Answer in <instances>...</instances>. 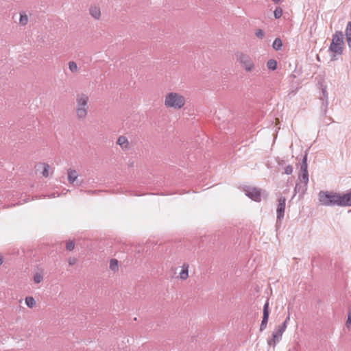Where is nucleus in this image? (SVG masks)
<instances>
[{
  "label": "nucleus",
  "mask_w": 351,
  "mask_h": 351,
  "mask_svg": "<svg viewBox=\"0 0 351 351\" xmlns=\"http://www.w3.org/2000/svg\"><path fill=\"white\" fill-rule=\"evenodd\" d=\"M189 265L187 263H184L182 266V270L179 274V276L182 280H186L189 277Z\"/></svg>",
  "instance_id": "16"
},
{
  "label": "nucleus",
  "mask_w": 351,
  "mask_h": 351,
  "mask_svg": "<svg viewBox=\"0 0 351 351\" xmlns=\"http://www.w3.org/2000/svg\"><path fill=\"white\" fill-rule=\"evenodd\" d=\"M68 263L69 265H73L77 263V259L74 257H71L68 259Z\"/></svg>",
  "instance_id": "35"
},
{
  "label": "nucleus",
  "mask_w": 351,
  "mask_h": 351,
  "mask_svg": "<svg viewBox=\"0 0 351 351\" xmlns=\"http://www.w3.org/2000/svg\"><path fill=\"white\" fill-rule=\"evenodd\" d=\"M286 204V198L280 197L278 199V204L276 209L277 213V223H280L281 219L284 217L285 210Z\"/></svg>",
  "instance_id": "9"
},
{
  "label": "nucleus",
  "mask_w": 351,
  "mask_h": 351,
  "mask_svg": "<svg viewBox=\"0 0 351 351\" xmlns=\"http://www.w3.org/2000/svg\"><path fill=\"white\" fill-rule=\"evenodd\" d=\"M322 97L320 98V99L322 100V108H324V114H326L327 112V108H328V93H327L326 86H323L322 88Z\"/></svg>",
  "instance_id": "13"
},
{
  "label": "nucleus",
  "mask_w": 351,
  "mask_h": 351,
  "mask_svg": "<svg viewBox=\"0 0 351 351\" xmlns=\"http://www.w3.org/2000/svg\"><path fill=\"white\" fill-rule=\"evenodd\" d=\"M319 201L322 206H339V193L321 191L318 194Z\"/></svg>",
  "instance_id": "1"
},
{
  "label": "nucleus",
  "mask_w": 351,
  "mask_h": 351,
  "mask_svg": "<svg viewBox=\"0 0 351 351\" xmlns=\"http://www.w3.org/2000/svg\"><path fill=\"white\" fill-rule=\"evenodd\" d=\"M117 143L120 145L123 149H127L128 148L129 142L128 138L124 136H120L117 139Z\"/></svg>",
  "instance_id": "15"
},
{
  "label": "nucleus",
  "mask_w": 351,
  "mask_h": 351,
  "mask_svg": "<svg viewBox=\"0 0 351 351\" xmlns=\"http://www.w3.org/2000/svg\"><path fill=\"white\" fill-rule=\"evenodd\" d=\"M289 319H290V317H289V315H288L287 317L284 321V322L280 326L282 327L283 329L286 330L287 326V323L289 321Z\"/></svg>",
  "instance_id": "34"
},
{
  "label": "nucleus",
  "mask_w": 351,
  "mask_h": 351,
  "mask_svg": "<svg viewBox=\"0 0 351 351\" xmlns=\"http://www.w3.org/2000/svg\"><path fill=\"white\" fill-rule=\"evenodd\" d=\"M269 315V299L267 300L263 306V316L260 326V331L264 330L267 325Z\"/></svg>",
  "instance_id": "10"
},
{
  "label": "nucleus",
  "mask_w": 351,
  "mask_h": 351,
  "mask_svg": "<svg viewBox=\"0 0 351 351\" xmlns=\"http://www.w3.org/2000/svg\"><path fill=\"white\" fill-rule=\"evenodd\" d=\"M25 304L29 308H33L36 305V301L34 298L32 296H27L25 299Z\"/></svg>",
  "instance_id": "21"
},
{
  "label": "nucleus",
  "mask_w": 351,
  "mask_h": 351,
  "mask_svg": "<svg viewBox=\"0 0 351 351\" xmlns=\"http://www.w3.org/2000/svg\"><path fill=\"white\" fill-rule=\"evenodd\" d=\"M243 191L247 197L251 199L259 202L261 201V189L250 186L243 187Z\"/></svg>",
  "instance_id": "6"
},
{
  "label": "nucleus",
  "mask_w": 351,
  "mask_h": 351,
  "mask_svg": "<svg viewBox=\"0 0 351 351\" xmlns=\"http://www.w3.org/2000/svg\"><path fill=\"white\" fill-rule=\"evenodd\" d=\"M307 185L302 182H297L294 189L295 193L303 195L307 190Z\"/></svg>",
  "instance_id": "14"
},
{
  "label": "nucleus",
  "mask_w": 351,
  "mask_h": 351,
  "mask_svg": "<svg viewBox=\"0 0 351 351\" xmlns=\"http://www.w3.org/2000/svg\"><path fill=\"white\" fill-rule=\"evenodd\" d=\"M282 14V10L281 8L280 7H277L274 12V17L275 19H280L281 17Z\"/></svg>",
  "instance_id": "23"
},
{
  "label": "nucleus",
  "mask_w": 351,
  "mask_h": 351,
  "mask_svg": "<svg viewBox=\"0 0 351 351\" xmlns=\"http://www.w3.org/2000/svg\"><path fill=\"white\" fill-rule=\"evenodd\" d=\"M74 247H75V243L73 241H69L66 243V248L67 250L71 251L74 249Z\"/></svg>",
  "instance_id": "29"
},
{
  "label": "nucleus",
  "mask_w": 351,
  "mask_h": 351,
  "mask_svg": "<svg viewBox=\"0 0 351 351\" xmlns=\"http://www.w3.org/2000/svg\"><path fill=\"white\" fill-rule=\"evenodd\" d=\"M90 14L95 19H99L101 16L100 9L96 6L91 7L89 10Z\"/></svg>",
  "instance_id": "18"
},
{
  "label": "nucleus",
  "mask_w": 351,
  "mask_h": 351,
  "mask_svg": "<svg viewBox=\"0 0 351 351\" xmlns=\"http://www.w3.org/2000/svg\"><path fill=\"white\" fill-rule=\"evenodd\" d=\"M28 21V18L26 14H21L19 22L21 25H26Z\"/></svg>",
  "instance_id": "27"
},
{
  "label": "nucleus",
  "mask_w": 351,
  "mask_h": 351,
  "mask_svg": "<svg viewBox=\"0 0 351 351\" xmlns=\"http://www.w3.org/2000/svg\"><path fill=\"white\" fill-rule=\"evenodd\" d=\"M272 47L275 50H280L282 47V42L281 39L279 38H276L273 42Z\"/></svg>",
  "instance_id": "20"
},
{
  "label": "nucleus",
  "mask_w": 351,
  "mask_h": 351,
  "mask_svg": "<svg viewBox=\"0 0 351 351\" xmlns=\"http://www.w3.org/2000/svg\"><path fill=\"white\" fill-rule=\"evenodd\" d=\"M3 263V260L2 258H0V265Z\"/></svg>",
  "instance_id": "41"
},
{
  "label": "nucleus",
  "mask_w": 351,
  "mask_h": 351,
  "mask_svg": "<svg viewBox=\"0 0 351 351\" xmlns=\"http://www.w3.org/2000/svg\"><path fill=\"white\" fill-rule=\"evenodd\" d=\"M48 197L49 198H53V197H56V195H55V193H51V194L49 195Z\"/></svg>",
  "instance_id": "39"
},
{
  "label": "nucleus",
  "mask_w": 351,
  "mask_h": 351,
  "mask_svg": "<svg viewBox=\"0 0 351 351\" xmlns=\"http://www.w3.org/2000/svg\"><path fill=\"white\" fill-rule=\"evenodd\" d=\"M274 3H278L280 0H272Z\"/></svg>",
  "instance_id": "42"
},
{
  "label": "nucleus",
  "mask_w": 351,
  "mask_h": 351,
  "mask_svg": "<svg viewBox=\"0 0 351 351\" xmlns=\"http://www.w3.org/2000/svg\"><path fill=\"white\" fill-rule=\"evenodd\" d=\"M289 319H290V317H289V315H288L287 317L284 321V322L280 326L282 327L283 329L286 330L287 326V323L289 321Z\"/></svg>",
  "instance_id": "33"
},
{
  "label": "nucleus",
  "mask_w": 351,
  "mask_h": 351,
  "mask_svg": "<svg viewBox=\"0 0 351 351\" xmlns=\"http://www.w3.org/2000/svg\"><path fill=\"white\" fill-rule=\"evenodd\" d=\"M277 61L274 59H270L267 62V66L268 69L275 71L277 69Z\"/></svg>",
  "instance_id": "19"
},
{
  "label": "nucleus",
  "mask_w": 351,
  "mask_h": 351,
  "mask_svg": "<svg viewBox=\"0 0 351 351\" xmlns=\"http://www.w3.org/2000/svg\"><path fill=\"white\" fill-rule=\"evenodd\" d=\"M346 326L348 329L351 328V321L347 319Z\"/></svg>",
  "instance_id": "37"
},
{
  "label": "nucleus",
  "mask_w": 351,
  "mask_h": 351,
  "mask_svg": "<svg viewBox=\"0 0 351 351\" xmlns=\"http://www.w3.org/2000/svg\"><path fill=\"white\" fill-rule=\"evenodd\" d=\"M276 160L279 167L284 168L287 165V162L285 160H280L279 157H277Z\"/></svg>",
  "instance_id": "30"
},
{
  "label": "nucleus",
  "mask_w": 351,
  "mask_h": 351,
  "mask_svg": "<svg viewBox=\"0 0 351 351\" xmlns=\"http://www.w3.org/2000/svg\"><path fill=\"white\" fill-rule=\"evenodd\" d=\"M91 193H92L93 194H95V193H97V192L96 191H92Z\"/></svg>",
  "instance_id": "43"
},
{
  "label": "nucleus",
  "mask_w": 351,
  "mask_h": 351,
  "mask_svg": "<svg viewBox=\"0 0 351 351\" xmlns=\"http://www.w3.org/2000/svg\"><path fill=\"white\" fill-rule=\"evenodd\" d=\"M346 36L351 37V21H349L347 24L346 29Z\"/></svg>",
  "instance_id": "28"
},
{
  "label": "nucleus",
  "mask_w": 351,
  "mask_h": 351,
  "mask_svg": "<svg viewBox=\"0 0 351 351\" xmlns=\"http://www.w3.org/2000/svg\"><path fill=\"white\" fill-rule=\"evenodd\" d=\"M285 331V330L279 326L278 330L273 332L272 337L267 339L268 345L274 348L276 343L281 340L282 334Z\"/></svg>",
  "instance_id": "8"
},
{
  "label": "nucleus",
  "mask_w": 351,
  "mask_h": 351,
  "mask_svg": "<svg viewBox=\"0 0 351 351\" xmlns=\"http://www.w3.org/2000/svg\"><path fill=\"white\" fill-rule=\"evenodd\" d=\"M289 319H290V317H289V315H288L287 317L284 321V322L280 326L282 327L283 329L286 330L287 326V323L289 321Z\"/></svg>",
  "instance_id": "32"
},
{
  "label": "nucleus",
  "mask_w": 351,
  "mask_h": 351,
  "mask_svg": "<svg viewBox=\"0 0 351 351\" xmlns=\"http://www.w3.org/2000/svg\"><path fill=\"white\" fill-rule=\"evenodd\" d=\"M68 181L69 183L73 184L77 178V173L75 170L69 169L68 170Z\"/></svg>",
  "instance_id": "17"
},
{
  "label": "nucleus",
  "mask_w": 351,
  "mask_h": 351,
  "mask_svg": "<svg viewBox=\"0 0 351 351\" xmlns=\"http://www.w3.org/2000/svg\"><path fill=\"white\" fill-rule=\"evenodd\" d=\"M109 267L114 272L118 271V269H119L118 261L117 259H114V258L111 259L110 261Z\"/></svg>",
  "instance_id": "22"
},
{
  "label": "nucleus",
  "mask_w": 351,
  "mask_h": 351,
  "mask_svg": "<svg viewBox=\"0 0 351 351\" xmlns=\"http://www.w3.org/2000/svg\"><path fill=\"white\" fill-rule=\"evenodd\" d=\"M88 96L86 94H78L76 97V113L78 119H84L88 112Z\"/></svg>",
  "instance_id": "4"
},
{
  "label": "nucleus",
  "mask_w": 351,
  "mask_h": 351,
  "mask_svg": "<svg viewBox=\"0 0 351 351\" xmlns=\"http://www.w3.org/2000/svg\"><path fill=\"white\" fill-rule=\"evenodd\" d=\"M69 69L70 71L72 72V73H75L77 71V64L73 62V61H71L69 63Z\"/></svg>",
  "instance_id": "26"
},
{
  "label": "nucleus",
  "mask_w": 351,
  "mask_h": 351,
  "mask_svg": "<svg viewBox=\"0 0 351 351\" xmlns=\"http://www.w3.org/2000/svg\"><path fill=\"white\" fill-rule=\"evenodd\" d=\"M14 206H15V204H12V205H10H10H8V206H5L4 208H10V207Z\"/></svg>",
  "instance_id": "40"
},
{
  "label": "nucleus",
  "mask_w": 351,
  "mask_h": 351,
  "mask_svg": "<svg viewBox=\"0 0 351 351\" xmlns=\"http://www.w3.org/2000/svg\"><path fill=\"white\" fill-rule=\"evenodd\" d=\"M256 36L259 38H263L265 36V32L262 29H258L256 32Z\"/></svg>",
  "instance_id": "31"
},
{
  "label": "nucleus",
  "mask_w": 351,
  "mask_h": 351,
  "mask_svg": "<svg viewBox=\"0 0 351 351\" xmlns=\"http://www.w3.org/2000/svg\"><path fill=\"white\" fill-rule=\"evenodd\" d=\"M348 319L351 321V308L350 309L348 314Z\"/></svg>",
  "instance_id": "38"
},
{
  "label": "nucleus",
  "mask_w": 351,
  "mask_h": 351,
  "mask_svg": "<svg viewBox=\"0 0 351 351\" xmlns=\"http://www.w3.org/2000/svg\"><path fill=\"white\" fill-rule=\"evenodd\" d=\"M35 168L37 171H40L43 176L47 178L49 176L51 167L48 164L40 162L36 165Z\"/></svg>",
  "instance_id": "11"
},
{
  "label": "nucleus",
  "mask_w": 351,
  "mask_h": 351,
  "mask_svg": "<svg viewBox=\"0 0 351 351\" xmlns=\"http://www.w3.org/2000/svg\"><path fill=\"white\" fill-rule=\"evenodd\" d=\"M343 34L341 31H336L332 35L329 50L337 55H341L343 53Z\"/></svg>",
  "instance_id": "5"
},
{
  "label": "nucleus",
  "mask_w": 351,
  "mask_h": 351,
  "mask_svg": "<svg viewBox=\"0 0 351 351\" xmlns=\"http://www.w3.org/2000/svg\"><path fill=\"white\" fill-rule=\"evenodd\" d=\"M235 56L237 60L247 72L254 71L255 74L259 72V67L255 66L252 58L248 55L242 52H238L235 54Z\"/></svg>",
  "instance_id": "3"
},
{
  "label": "nucleus",
  "mask_w": 351,
  "mask_h": 351,
  "mask_svg": "<svg viewBox=\"0 0 351 351\" xmlns=\"http://www.w3.org/2000/svg\"><path fill=\"white\" fill-rule=\"evenodd\" d=\"M293 173V167L291 165H287L284 167V171L282 173L290 175Z\"/></svg>",
  "instance_id": "24"
},
{
  "label": "nucleus",
  "mask_w": 351,
  "mask_h": 351,
  "mask_svg": "<svg viewBox=\"0 0 351 351\" xmlns=\"http://www.w3.org/2000/svg\"><path fill=\"white\" fill-rule=\"evenodd\" d=\"M306 156L307 155H304L302 158V162L300 166V171L298 176V180L300 182L304 183L305 184H308V172L307 170V163H306Z\"/></svg>",
  "instance_id": "7"
},
{
  "label": "nucleus",
  "mask_w": 351,
  "mask_h": 351,
  "mask_svg": "<svg viewBox=\"0 0 351 351\" xmlns=\"http://www.w3.org/2000/svg\"><path fill=\"white\" fill-rule=\"evenodd\" d=\"M351 206V192L349 193L339 194V206Z\"/></svg>",
  "instance_id": "12"
},
{
  "label": "nucleus",
  "mask_w": 351,
  "mask_h": 351,
  "mask_svg": "<svg viewBox=\"0 0 351 351\" xmlns=\"http://www.w3.org/2000/svg\"><path fill=\"white\" fill-rule=\"evenodd\" d=\"M184 104V97L178 93L171 92L165 96V105L168 108L180 109Z\"/></svg>",
  "instance_id": "2"
},
{
  "label": "nucleus",
  "mask_w": 351,
  "mask_h": 351,
  "mask_svg": "<svg viewBox=\"0 0 351 351\" xmlns=\"http://www.w3.org/2000/svg\"><path fill=\"white\" fill-rule=\"evenodd\" d=\"M43 279V275L40 273H36L34 276V281L35 283L38 284L40 283Z\"/></svg>",
  "instance_id": "25"
},
{
  "label": "nucleus",
  "mask_w": 351,
  "mask_h": 351,
  "mask_svg": "<svg viewBox=\"0 0 351 351\" xmlns=\"http://www.w3.org/2000/svg\"><path fill=\"white\" fill-rule=\"evenodd\" d=\"M346 42L350 49H351V37H346Z\"/></svg>",
  "instance_id": "36"
}]
</instances>
